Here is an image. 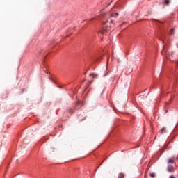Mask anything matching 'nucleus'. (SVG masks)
I'll return each mask as SVG.
<instances>
[{
    "label": "nucleus",
    "instance_id": "6",
    "mask_svg": "<svg viewBox=\"0 0 178 178\" xmlns=\"http://www.w3.org/2000/svg\"><path fill=\"white\" fill-rule=\"evenodd\" d=\"M169 34L170 35H173L175 34V29H170Z\"/></svg>",
    "mask_w": 178,
    "mask_h": 178
},
{
    "label": "nucleus",
    "instance_id": "2",
    "mask_svg": "<svg viewBox=\"0 0 178 178\" xmlns=\"http://www.w3.org/2000/svg\"><path fill=\"white\" fill-rule=\"evenodd\" d=\"M168 163H175V157H171L168 159Z\"/></svg>",
    "mask_w": 178,
    "mask_h": 178
},
{
    "label": "nucleus",
    "instance_id": "7",
    "mask_svg": "<svg viewBox=\"0 0 178 178\" xmlns=\"http://www.w3.org/2000/svg\"><path fill=\"white\" fill-rule=\"evenodd\" d=\"M118 178H124V174L123 173H120L118 175Z\"/></svg>",
    "mask_w": 178,
    "mask_h": 178
},
{
    "label": "nucleus",
    "instance_id": "11",
    "mask_svg": "<svg viewBox=\"0 0 178 178\" xmlns=\"http://www.w3.org/2000/svg\"><path fill=\"white\" fill-rule=\"evenodd\" d=\"M170 178H175L173 175L170 176Z\"/></svg>",
    "mask_w": 178,
    "mask_h": 178
},
{
    "label": "nucleus",
    "instance_id": "1",
    "mask_svg": "<svg viewBox=\"0 0 178 178\" xmlns=\"http://www.w3.org/2000/svg\"><path fill=\"white\" fill-rule=\"evenodd\" d=\"M167 170H168V172L173 173V172H175V168L172 165H168L167 168Z\"/></svg>",
    "mask_w": 178,
    "mask_h": 178
},
{
    "label": "nucleus",
    "instance_id": "3",
    "mask_svg": "<svg viewBox=\"0 0 178 178\" xmlns=\"http://www.w3.org/2000/svg\"><path fill=\"white\" fill-rule=\"evenodd\" d=\"M160 134H163V133H166V128L163 127L159 131Z\"/></svg>",
    "mask_w": 178,
    "mask_h": 178
},
{
    "label": "nucleus",
    "instance_id": "12",
    "mask_svg": "<svg viewBox=\"0 0 178 178\" xmlns=\"http://www.w3.org/2000/svg\"><path fill=\"white\" fill-rule=\"evenodd\" d=\"M172 100H173V99L171 98V99H170V101H172Z\"/></svg>",
    "mask_w": 178,
    "mask_h": 178
},
{
    "label": "nucleus",
    "instance_id": "4",
    "mask_svg": "<svg viewBox=\"0 0 178 178\" xmlns=\"http://www.w3.org/2000/svg\"><path fill=\"white\" fill-rule=\"evenodd\" d=\"M170 3V0H164V1H163V5H166L167 6Z\"/></svg>",
    "mask_w": 178,
    "mask_h": 178
},
{
    "label": "nucleus",
    "instance_id": "9",
    "mask_svg": "<svg viewBox=\"0 0 178 178\" xmlns=\"http://www.w3.org/2000/svg\"><path fill=\"white\" fill-rule=\"evenodd\" d=\"M106 31H108V29H104L102 31V34H105V33H106Z\"/></svg>",
    "mask_w": 178,
    "mask_h": 178
},
{
    "label": "nucleus",
    "instance_id": "5",
    "mask_svg": "<svg viewBox=\"0 0 178 178\" xmlns=\"http://www.w3.org/2000/svg\"><path fill=\"white\" fill-rule=\"evenodd\" d=\"M111 17H118V16H119V14L118 13H115L114 14H111Z\"/></svg>",
    "mask_w": 178,
    "mask_h": 178
},
{
    "label": "nucleus",
    "instance_id": "10",
    "mask_svg": "<svg viewBox=\"0 0 178 178\" xmlns=\"http://www.w3.org/2000/svg\"><path fill=\"white\" fill-rule=\"evenodd\" d=\"M150 177H151L152 178L155 177V173H151V174H150Z\"/></svg>",
    "mask_w": 178,
    "mask_h": 178
},
{
    "label": "nucleus",
    "instance_id": "8",
    "mask_svg": "<svg viewBox=\"0 0 178 178\" xmlns=\"http://www.w3.org/2000/svg\"><path fill=\"white\" fill-rule=\"evenodd\" d=\"M90 76L91 77H93V79H95V77H97V75L96 74L92 73V74H90Z\"/></svg>",
    "mask_w": 178,
    "mask_h": 178
}]
</instances>
